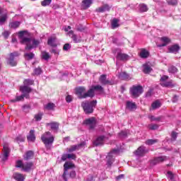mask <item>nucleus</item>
Instances as JSON below:
<instances>
[{"mask_svg":"<svg viewBox=\"0 0 181 181\" xmlns=\"http://www.w3.org/2000/svg\"><path fill=\"white\" fill-rule=\"evenodd\" d=\"M33 155L35 153L32 151H28L26 152V153L24 155V160H29V159H32L33 158Z\"/></svg>","mask_w":181,"mask_h":181,"instance_id":"c756f323","label":"nucleus"},{"mask_svg":"<svg viewBox=\"0 0 181 181\" xmlns=\"http://www.w3.org/2000/svg\"><path fill=\"white\" fill-rule=\"evenodd\" d=\"M113 53L116 54V59L117 60H121L122 62H127V60H129L130 59L129 55L123 53L119 48L113 49Z\"/></svg>","mask_w":181,"mask_h":181,"instance_id":"423d86ee","label":"nucleus"},{"mask_svg":"<svg viewBox=\"0 0 181 181\" xmlns=\"http://www.w3.org/2000/svg\"><path fill=\"white\" fill-rule=\"evenodd\" d=\"M19 52H14L10 54V57L8 59V63L11 66H15L18 64V62L15 61V57H18Z\"/></svg>","mask_w":181,"mask_h":181,"instance_id":"ddd939ff","label":"nucleus"},{"mask_svg":"<svg viewBox=\"0 0 181 181\" xmlns=\"http://www.w3.org/2000/svg\"><path fill=\"white\" fill-rule=\"evenodd\" d=\"M42 58L44 60H49V59H50V54H49V52H47L46 51H43L42 52Z\"/></svg>","mask_w":181,"mask_h":181,"instance_id":"ea45409f","label":"nucleus"},{"mask_svg":"<svg viewBox=\"0 0 181 181\" xmlns=\"http://www.w3.org/2000/svg\"><path fill=\"white\" fill-rule=\"evenodd\" d=\"M161 105H162L160 104V102L159 100H156L152 103L151 107L153 110H158V108H160Z\"/></svg>","mask_w":181,"mask_h":181,"instance_id":"c9c22d12","label":"nucleus"},{"mask_svg":"<svg viewBox=\"0 0 181 181\" xmlns=\"http://www.w3.org/2000/svg\"><path fill=\"white\" fill-rule=\"evenodd\" d=\"M70 44L66 43L64 45L63 49L64 50H69V49H70Z\"/></svg>","mask_w":181,"mask_h":181,"instance_id":"69168bd1","label":"nucleus"},{"mask_svg":"<svg viewBox=\"0 0 181 181\" xmlns=\"http://www.w3.org/2000/svg\"><path fill=\"white\" fill-rule=\"evenodd\" d=\"M47 125L51 127V129H52V131H57V129H59L60 124L57 122H53L48 123Z\"/></svg>","mask_w":181,"mask_h":181,"instance_id":"a878e982","label":"nucleus"},{"mask_svg":"<svg viewBox=\"0 0 181 181\" xmlns=\"http://www.w3.org/2000/svg\"><path fill=\"white\" fill-rule=\"evenodd\" d=\"M9 153H11V148H9V144L5 143L3 146V158L2 160L6 162L9 158Z\"/></svg>","mask_w":181,"mask_h":181,"instance_id":"9b49d317","label":"nucleus"},{"mask_svg":"<svg viewBox=\"0 0 181 181\" xmlns=\"http://www.w3.org/2000/svg\"><path fill=\"white\" fill-rule=\"evenodd\" d=\"M127 108H128L129 110H136V105L135 104V103L129 101L127 103Z\"/></svg>","mask_w":181,"mask_h":181,"instance_id":"f704fd0d","label":"nucleus"},{"mask_svg":"<svg viewBox=\"0 0 181 181\" xmlns=\"http://www.w3.org/2000/svg\"><path fill=\"white\" fill-rule=\"evenodd\" d=\"M42 117H43V113H38L35 115V121H41Z\"/></svg>","mask_w":181,"mask_h":181,"instance_id":"5fc2aeb1","label":"nucleus"},{"mask_svg":"<svg viewBox=\"0 0 181 181\" xmlns=\"http://www.w3.org/2000/svg\"><path fill=\"white\" fill-rule=\"evenodd\" d=\"M26 31H20L18 33V37L21 39L20 42L21 45H25V50H32V49L36 48L39 46L40 41L35 38L25 37V34Z\"/></svg>","mask_w":181,"mask_h":181,"instance_id":"f257e3e1","label":"nucleus"},{"mask_svg":"<svg viewBox=\"0 0 181 181\" xmlns=\"http://www.w3.org/2000/svg\"><path fill=\"white\" fill-rule=\"evenodd\" d=\"M18 26H21V22L19 21H13L9 24L11 29H16Z\"/></svg>","mask_w":181,"mask_h":181,"instance_id":"72a5a7b5","label":"nucleus"},{"mask_svg":"<svg viewBox=\"0 0 181 181\" xmlns=\"http://www.w3.org/2000/svg\"><path fill=\"white\" fill-rule=\"evenodd\" d=\"M119 78H120L122 80H129V75L128 74H127L126 72H121L119 74Z\"/></svg>","mask_w":181,"mask_h":181,"instance_id":"e433bc0d","label":"nucleus"},{"mask_svg":"<svg viewBox=\"0 0 181 181\" xmlns=\"http://www.w3.org/2000/svg\"><path fill=\"white\" fill-rule=\"evenodd\" d=\"M165 160H168V157L165 156H160L158 157H156L154 159L151 160V165L155 166V165H158V163H162V162H165Z\"/></svg>","mask_w":181,"mask_h":181,"instance_id":"f8f14e48","label":"nucleus"},{"mask_svg":"<svg viewBox=\"0 0 181 181\" xmlns=\"http://www.w3.org/2000/svg\"><path fill=\"white\" fill-rule=\"evenodd\" d=\"M151 121H161V119H163V116H159L158 117H155V116H151Z\"/></svg>","mask_w":181,"mask_h":181,"instance_id":"6e6d98bb","label":"nucleus"},{"mask_svg":"<svg viewBox=\"0 0 181 181\" xmlns=\"http://www.w3.org/2000/svg\"><path fill=\"white\" fill-rule=\"evenodd\" d=\"M24 86H27L28 87H29L28 86H33L35 81L31 80V79H25L24 81Z\"/></svg>","mask_w":181,"mask_h":181,"instance_id":"37998d69","label":"nucleus"},{"mask_svg":"<svg viewBox=\"0 0 181 181\" xmlns=\"http://www.w3.org/2000/svg\"><path fill=\"white\" fill-rule=\"evenodd\" d=\"M25 136H22V135H19L18 136H17L16 138V142H18V144L21 143V142H25Z\"/></svg>","mask_w":181,"mask_h":181,"instance_id":"8fccbe9b","label":"nucleus"},{"mask_svg":"<svg viewBox=\"0 0 181 181\" xmlns=\"http://www.w3.org/2000/svg\"><path fill=\"white\" fill-rule=\"evenodd\" d=\"M119 136L122 139H124V138H127L128 136V132L122 131L120 133H119Z\"/></svg>","mask_w":181,"mask_h":181,"instance_id":"09e8293b","label":"nucleus"},{"mask_svg":"<svg viewBox=\"0 0 181 181\" xmlns=\"http://www.w3.org/2000/svg\"><path fill=\"white\" fill-rule=\"evenodd\" d=\"M148 128L151 131H155L156 129H158L159 128V125L156 124H148Z\"/></svg>","mask_w":181,"mask_h":181,"instance_id":"c03bdc74","label":"nucleus"},{"mask_svg":"<svg viewBox=\"0 0 181 181\" xmlns=\"http://www.w3.org/2000/svg\"><path fill=\"white\" fill-rule=\"evenodd\" d=\"M148 152H149V150L146 147L141 146L136 151L135 155L136 156H145Z\"/></svg>","mask_w":181,"mask_h":181,"instance_id":"4468645a","label":"nucleus"},{"mask_svg":"<svg viewBox=\"0 0 181 181\" xmlns=\"http://www.w3.org/2000/svg\"><path fill=\"white\" fill-rule=\"evenodd\" d=\"M168 78H169V76L164 75L160 78V81L161 83H166V80H168Z\"/></svg>","mask_w":181,"mask_h":181,"instance_id":"bf43d9fd","label":"nucleus"},{"mask_svg":"<svg viewBox=\"0 0 181 181\" xmlns=\"http://www.w3.org/2000/svg\"><path fill=\"white\" fill-rule=\"evenodd\" d=\"M41 140L45 145L47 149H50L52 145H53V142H54V136L52 135L50 132H46L42 135Z\"/></svg>","mask_w":181,"mask_h":181,"instance_id":"f03ea898","label":"nucleus"},{"mask_svg":"<svg viewBox=\"0 0 181 181\" xmlns=\"http://www.w3.org/2000/svg\"><path fill=\"white\" fill-rule=\"evenodd\" d=\"M60 51L57 48H54L51 50V53H54V54H59Z\"/></svg>","mask_w":181,"mask_h":181,"instance_id":"0e129e2a","label":"nucleus"},{"mask_svg":"<svg viewBox=\"0 0 181 181\" xmlns=\"http://www.w3.org/2000/svg\"><path fill=\"white\" fill-rule=\"evenodd\" d=\"M159 141L158 139H148L146 141V145H155V144H158Z\"/></svg>","mask_w":181,"mask_h":181,"instance_id":"79ce46f5","label":"nucleus"},{"mask_svg":"<svg viewBox=\"0 0 181 181\" xmlns=\"http://www.w3.org/2000/svg\"><path fill=\"white\" fill-rule=\"evenodd\" d=\"M144 93V90L142 89V86H134L131 89H130V94L133 97H138L139 95H141Z\"/></svg>","mask_w":181,"mask_h":181,"instance_id":"6e6552de","label":"nucleus"},{"mask_svg":"<svg viewBox=\"0 0 181 181\" xmlns=\"http://www.w3.org/2000/svg\"><path fill=\"white\" fill-rule=\"evenodd\" d=\"M69 176L70 177H71L72 179L76 177V171L72 170L70 173H69Z\"/></svg>","mask_w":181,"mask_h":181,"instance_id":"338daca9","label":"nucleus"},{"mask_svg":"<svg viewBox=\"0 0 181 181\" xmlns=\"http://www.w3.org/2000/svg\"><path fill=\"white\" fill-rule=\"evenodd\" d=\"M13 179H15V180H17V181L25 180V175H23V174H21L19 173H15L13 175Z\"/></svg>","mask_w":181,"mask_h":181,"instance_id":"b1692460","label":"nucleus"},{"mask_svg":"<svg viewBox=\"0 0 181 181\" xmlns=\"http://www.w3.org/2000/svg\"><path fill=\"white\" fill-rule=\"evenodd\" d=\"M76 154H68V159H73L74 160H76Z\"/></svg>","mask_w":181,"mask_h":181,"instance_id":"e2e57ef3","label":"nucleus"},{"mask_svg":"<svg viewBox=\"0 0 181 181\" xmlns=\"http://www.w3.org/2000/svg\"><path fill=\"white\" fill-rule=\"evenodd\" d=\"M90 90H92L93 91V97H94L95 93L94 91H95V90H98V91H103V86H100V85H97L95 86H92L91 88H90Z\"/></svg>","mask_w":181,"mask_h":181,"instance_id":"4c0bfd02","label":"nucleus"},{"mask_svg":"<svg viewBox=\"0 0 181 181\" xmlns=\"http://www.w3.org/2000/svg\"><path fill=\"white\" fill-rule=\"evenodd\" d=\"M93 1L94 0H83L82 8H83V9H88L93 4Z\"/></svg>","mask_w":181,"mask_h":181,"instance_id":"5701e85b","label":"nucleus"},{"mask_svg":"<svg viewBox=\"0 0 181 181\" xmlns=\"http://www.w3.org/2000/svg\"><path fill=\"white\" fill-rule=\"evenodd\" d=\"M3 36L6 38L8 39V37H9V35H11V33H9V31H4L2 33Z\"/></svg>","mask_w":181,"mask_h":181,"instance_id":"052dcab7","label":"nucleus"},{"mask_svg":"<svg viewBox=\"0 0 181 181\" xmlns=\"http://www.w3.org/2000/svg\"><path fill=\"white\" fill-rule=\"evenodd\" d=\"M55 107L56 105H54V103H49L48 104L46 105L45 109L52 111L54 110Z\"/></svg>","mask_w":181,"mask_h":181,"instance_id":"a19ab883","label":"nucleus"},{"mask_svg":"<svg viewBox=\"0 0 181 181\" xmlns=\"http://www.w3.org/2000/svg\"><path fill=\"white\" fill-rule=\"evenodd\" d=\"M144 69L143 71L145 73V74H149L152 71V68H151V66L148 64H144L143 65Z\"/></svg>","mask_w":181,"mask_h":181,"instance_id":"2f4dec72","label":"nucleus"},{"mask_svg":"<svg viewBox=\"0 0 181 181\" xmlns=\"http://www.w3.org/2000/svg\"><path fill=\"white\" fill-rule=\"evenodd\" d=\"M84 146H86V143L84 141H82L78 145L71 146L69 148V152H74V151H78V149H81V148H84Z\"/></svg>","mask_w":181,"mask_h":181,"instance_id":"2eb2a0df","label":"nucleus"},{"mask_svg":"<svg viewBox=\"0 0 181 181\" xmlns=\"http://www.w3.org/2000/svg\"><path fill=\"white\" fill-rule=\"evenodd\" d=\"M161 42H163V44L159 45L158 47H164L165 46H168L169 45V42H170V38L168 37H162L160 38Z\"/></svg>","mask_w":181,"mask_h":181,"instance_id":"412c9836","label":"nucleus"},{"mask_svg":"<svg viewBox=\"0 0 181 181\" xmlns=\"http://www.w3.org/2000/svg\"><path fill=\"white\" fill-rule=\"evenodd\" d=\"M167 2L168 5H171L172 6H176L177 5V0H168Z\"/></svg>","mask_w":181,"mask_h":181,"instance_id":"864d4df0","label":"nucleus"},{"mask_svg":"<svg viewBox=\"0 0 181 181\" xmlns=\"http://www.w3.org/2000/svg\"><path fill=\"white\" fill-rule=\"evenodd\" d=\"M139 11L140 12H146L148 11V6L144 4H141L139 5Z\"/></svg>","mask_w":181,"mask_h":181,"instance_id":"a18cd8bd","label":"nucleus"},{"mask_svg":"<svg viewBox=\"0 0 181 181\" xmlns=\"http://www.w3.org/2000/svg\"><path fill=\"white\" fill-rule=\"evenodd\" d=\"M119 25L118 24V19L114 18L112 21V29H115V28H118Z\"/></svg>","mask_w":181,"mask_h":181,"instance_id":"49530a36","label":"nucleus"},{"mask_svg":"<svg viewBox=\"0 0 181 181\" xmlns=\"http://www.w3.org/2000/svg\"><path fill=\"white\" fill-rule=\"evenodd\" d=\"M68 35L69 37H71L72 40H74V43H80L81 42V38L77 37L76 35H75L74 32L73 30H70L68 33Z\"/></svg>","mask_w":181,"mask_h":181,"instance_id":"f3484780","label":"nucleus"},{"mask_svg":"<svg viewBox=\"0 0 181 181\" xmlns=\"http://www.w3.org/2000/svg\"><path fill=\"white\" fill-rule=\"evenodd\" d=\"M52 4V0H44L41 2L42 6H49Z\"/></svg>","mask_w":181,"mask_h":181,"instance_id":"603ef678","label":"nucleus"},{"mask_svg":"<svg viewBox=\"0 0 181 181\" xmlns=\"http://www.w3.org/2000/svg\"><path fill=\"white\" fill-rule=\"evenodd\" d=\"M97 105V100L88 102L83 101L81 103V107L86 114H93L94 112V107Z\"/></svg>","mask_w":181,"mask_h":181,"instance_id":"7ed1b4c3","label":"nucleus"},{"mask_svg":"<svg viewBox=\"0 0 181 181\" xmlns=\"http://www.w3.org/2000/svg\"><path fill=\"white\" fill-rule=\"evenodd\" d=\"M83 124L88 127V129H94L95 128V125L97 124V120H95V117H90L89 119H86L84 122Z\"/></svg>","mask_w":181,"mask_h":181,"instance_id":"9d476101","label":"nucleus"},{"mask_svg":"<svg viewBox=\"0 0 181 181\" xmlns=\"http://www.w3.org/2000/svg\"><path fill=\"white\" fill-rule=\"evenodd\" d=\"M171 139L172 141H176V138H177V134L176 132H173L171 134Z\"/></svg>","mask_w":181,"mask_h":181,"instance_id":"13d9d810","label":"nucleus"},{"mask_svg":"<svg viewBox=\"0 0 181 181\" xmlns=\"http://www.w3.org/2000/svg\"><path fill=\"white\" fill-rule=\"evenodd\" d=\"M177 71V68L175 66H171L168 68V73H170L171 74H176Z\"/></svg>","mask_w":181,"mask_h":181,"instance_id":"58836bf2","label":"nucleus"},{"mask_svg":"<svg viewBox=\"0 0 181 181\" xmlns=\"http://www.w3.org/2000/svg\"><path fill=\"white\" fill-rule=\"evenodd\" d=\"M33 74L34 76H40L42 74V69L40 67L35 68Z\"/></svg>","mask_w":181,"mask_h":181,"instance_id":"3c124183","label":"nucleus"},{"mask_svg":"<svg viewBox=\"0 0 181 181\" xmlns=\"http://www.w3.org/2000/svg\"><path fill=\"white\" fill-rule=\"evenodd\" d=\"M28 142H34L36 141V136L35 135V130H30L29 135L27 136Z\"/></svg>","mask_w":181,"mask_h":181,"instance_id":"4be33fe9","label":"nucleus"},{"mask_svg":"<svg viewBox=\"0 0 181 181\" xmlns=\"http://www.w3.org/2000/svg\"><path fill=\"white\" fill-rule=\"evenodd\" d=\"M140 57L141 59H147V57H149V52L146 51L145 49H141L140 52Z\"/></svg>","mask_w":181,"mask_h":181,"instance_id":"7c9ffc66","label":"nucleus"},{"mask_svg":"<svg viewBox=\"0 0 181 181\" xmlns=\"http://www.w3.org/2000/svg\"><path fill=\"white\" fill-rule=\"evenodd\" d=\"M24 57L25 60H32L35 58V54L33 52H26L24 54Z\"/></svg>","mask_w":181,"mask_h":181,"instance_id":"473e14b6","label":"nucleus"},{"mask_svg":"<svg viewBox=\"0 0 181 181\" xmlns=\"http://www.w3.org/2000/svg\"><path fill=\"white\" fill-rule=\"evenodd\" d=\"M16 168H20L23 172H30L31 169H33V163L32 162H22L18 160L16 163Z\"/></svg>","mask_w":181,"mask_h":181,"instance_id":"39448f33","label":"nucleus"},{"mask_svg":"<svg viewBox=\"0 0 181 181\" xmlns=\"http://www.w3.org/2000/svg\"><path fill=\"white\" fill-rule=\"evenodd\" d=\"M99 81L103 84V86H105L106 84H110V81L107 80V75H101Z\"/></svg>","mask_w":181,"mask_h":181,"instance_id":"cd10ccee","label":"nucleus"},{"mask_svg":"<svg viewBox=\"0 0 181 181\" xmlns=\"http://www.w3.org/2000/svg\"><path fill=\"white\" fill-rule=\"evenodd\" d=\"M179 50H180V46H179L177 44L171 45L170 47H168L169 53H174V54H177V53H179Z\"/></svg>","mask_w":181,"mask_h":181,"instance_id":"dca6fc26","label":"nucleus"},{"mask_svg":"<svg viewBox=\"0 0 181 181\" xmlns=\"http://www.w3.org/2000/svg\"><path fill=\"white\" fill-rule=\"evenodd\" d=\"M8 21V13H4L3 15L0 16V26L5 25Z\"/></svg>","mask_w":181,"mask_h":181,"instance_id":"bb28decb","label":"nucleus"},{"mask_svg":"<svg viewBox=\"0 0 181 181\" xmlns=\"http://www.w3.org/2000/svg\"><path fill=\"white\" fill-rule=\"evenodd\" d=\"M20 90H21L23 94L28 93L32 92V88L26 85L20 87Z\"/></svg>","mask_w":181,"mask_h":181,"instance_id":"393cba45","label":"nucleus"},{"mask_svg":"<svg viewBox=\"0 0 181 181\" xmlns=\"http://www.w3.org/2000/svg\"><path fill=\"white\" fill-rule=\"evenodd\" d=\"M73 168H76L74 163L66 162L64 165V173L62 175V178L64 181H67V174L69 169H73Z\"/></svg>","mask_w":181,"mask_h":181,"instance_id":"1a4fd4ad","label":"nucleus"},{"mask_svg":"<svg viewBox=\"0 0 181 181\" xmlns=\"http://www.w3.org/2000/svg\"><path fill=\"white\" fill-rule=\"evenodd\" d=\"M160 86H162V87H171V88L175 87V84L173 83V81L172 80L169 81L161 82Z\"/></svg>","mask_w":181,"mask_h":181,"instance_id":"c85d7f7f","label":"nucleus"},{"mask_svg":"<svg viewBox=\"0 0 181 181\" xmlns=\"http://www.w3.org/2000/svg\"><path fill=\"white\" fill-rule=\"evenodd\" d=\"M57 38L56 37H49L47 40V45L52 47H57Z\"/></svg>","mask_w":181,"mask_h":181,"instance_id":"a211bd4d","label":"nucleus"},{"mask_svg":"<svg viewBox=\"0 0 181 181\" xmlns=\"http://www.w3.org/2000/svg\"><path fill=\"white\" fill-rule=\"evenodd\" d=\"M168 177H169V179H170V180H173V173H172V172H170V171H168Z\"/></svg>","mask_w":181,"mask_h":181,"instance_id":"774afa93","label":"nucleus"},{"mask_svg":"<svg viewBox=\"0 0 181 181\" xmlns=\"http://www.w3.org/2000/svg\"><path fill=\"white\" fill-rule=\"evenodd\" d=\"M118 152H119V150L113 149L107 156L106 159H107V165L108 168H111V166L112 165V163H114V160H115L114 156H115V155H117Z\"/></svg>","mask_w":181,"mask_h":181,"instance_id":"0eeeda50","label":"nucleus"},{"mask_svg":"<svg viewBox=\"0 0 181 181\" xmlns=\"http://www.w3.org/2000/svg\"><path fill=\"white\" fill-rule=\"evenodd\" d=\"M24 100L23 95L16 96L15 99L11 100V103H18V101H23Z\"/></svg>","mask_w":181,"mask_h":181,"instance_id":"de8ad7c7","label":"nucleus"},{"mask_svg":"<svg viewBox=\"0 0 181 181\" xmlns=\"http://www.w3.org/2000/svg\"><path fill=\"white\" fill-rule=\"evenodd\" d=\"M110 9H111V6H110L108 4H105L98 8H96V12H100V13H103V12H107V11H110Z\"/></svg>","mask_w":181,"mask_h":181,"instance_id":"aec40b11","label":"nucleus"},{"mask_svg":"<svg viewBox=\"0 0 181 181\" xmlns=\"http://www.w3.org/2000/svg\"><path fill=\"white\" fill-rule=\"evenodd\" d=\"M104 139H105V136H100L96 139V141L93 142L95 146H100V145H103Z\"/></svg>","mask_w":181,"mask_h":181,"instance_id":"6ab92c4d","label":"nucleus"},{"mask_svg":"<svg viewBox=\"0 0 181 181\" xmlns=\"http://www.w3.org/2000/svg\"><path fill=\"white\" fill-rule=\"evenodd\" d=\"M66 103H71V101H73V98L71 97V95H68L66 97Z\"/></svg>","mask_w":181,"mask_h":181,"instance_id":"680f3d73","label":"nucleus"},{"mask_svg":"<svg viewBox=\"0 0 181 181\" xmlns=\"http://www.w3.org/2000/svg\"><path fill=\"white\" fill-rule=\"evenodd\" d=\"M30 110V106L29 105H25L23 106V111H24V112H29Z\"/></svg>","mask_w":181,"mask_h":181,"instance_id":"4d7b16f0","label":"nucleus"},{"mask_svg":"<svg viewBox=\"0 0 181 181\" xmlns=\"http://www.w3.org/2000/svg\"><path fill=\"white\" fill-rule=\"evenodd\" d=\"M76 93L78 95L79 98H93V89H89L87 93H86V88L84 86H80L76 88Z\"/></svg>","mask_w":181,"mask_h":181,"instance_id":"20e7f679","label":"nucleus"}]
</instances>
